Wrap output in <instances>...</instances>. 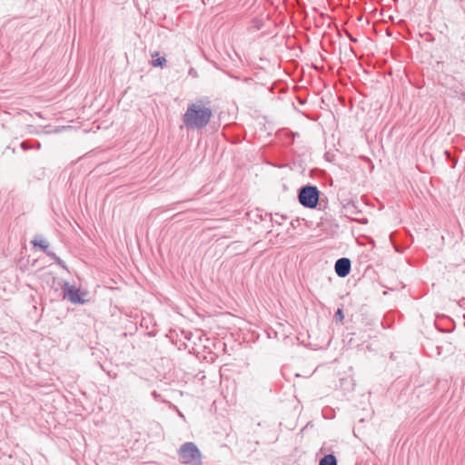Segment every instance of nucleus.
Instances as JSON below:
<instances>
[{"instance_id": "7", "label": "nucleus", "mask_w": 465, "mask_h": 465, "mask_svg": "<svg viewBox=\"0 0 465 465\" xmlns=\"http://www.w3.org/2000/svg\"><path fill=\"white\" fill-rule=\"evenodd\" d=\"M319 465H337V460L333 454H328L320 460Z\"/></svg>"}, {"instance_id": "3", "label": "nucleus", "mask_w": 465, "mask_h": 465, "mask_svg": "<svg viewBox=\"0 0 465 465\" xmlns=\"http://www.w3.org/2000/svg\"><path fill=\"white\" fill-rule=\"evenodd\" d=\"M320 192L316 186L306 185L300 189L298 199L300 203L306 208H315L318 204Z\"/></svg>"}, {"instance_id": "5", "label": "nucleus", "mask_w": 465, "mask_h": 465, "mask_svg": "<svg viewBox=\"0 0 465 465\" xmlns=\"http://www.w3.org/2000/svg\"><path fill=\"white\" fill-rule=\"evenodd\" d=\"M335 272L339 277H346L351 272V261L348 258H340L335 262Z\"/></svg>"}, {"instance_id": "9", "label": "nucleus", "mask_w": 465, "mask_h": 465, "mask_svg": "<svg viewBox=\"0 0 465 465\" xmlns=\"http://www.w3.org/2000/svg\"><path fill=\"white\" fill-rule=\"evenodd\" d=\"M335 317L337 319H339L340 321H342L343 318H344V315H343V312H342V310L341 309H338L336 313H335Z\"/></svg>"}, {"instance_id": "1", "label": "nucleus", "mask_w": 465, "mask_h": 465, "mask_svg": "<svg viewBox=\"0 0 465 465\" xmlns=\"http://www.w3.org/2000/svg\"><path fill=\"white\" fill-rule=\"evenodd\" d=\"M212 117V109L206 106L203 100H197L195 103L188 104L182 120L187 129L200 130L210 123Z\"/></svg>"}, {"instance_id": "8", "label": "nucleus", "mask_w": 465, "mask_h": 465, "mask_svg": "<svg viewBox=\"0 0 465 465\" xmlns=\"http://www.w3.org/2000/svg\"><path fill=\"white\" fill-rule=\"evenodd\" d=\"M166 59L164 57H158L157 59H154L151 62V64L153 67H163L165 65Z\"/></svg>"}, {"instance_id": "6", "label": "nucleus", "mask_w": 465, "mask_h": 465, "mask_svg": "<svg viewBox=\"0 0 465 465\" xmlns=\"http://www.w3.org/2000/svg\"><path fill=\"white\" fill-rule=\"evenodd\" d=\"M32 242L35 246H39L43 251L46 252L48 256L55 257L54 253L46 251L49 247V243L45 240L40 238L39 240H34Z\"/></svg>"}, {"instance_id": "11", "label": "nucleus", "mask_w": 465, "mask_h": 465, "mask_svg": "<svg viewBox=\"0 0 465 465\" xmlns=\"http://www.w3.org/2000/svg\"><path fill=\"white\" fill-rule=\"evenodd\" d=\"M189 74H190L191 75H192V74H194V72H193V69H190Z\"/></svg>"}, {"instance_id": "2", "label": "nucleus", "mask_w": 465, "mask_h": 465, "mask_svg": "<svg viewBox=\"0 0 465 465\" xmlns=\"http://www.w3.org/2000/svg\"><path fill=\"white\" fill-rule=\"evenodd\" d=\"M179 460L183 464L202 465V454L193 442L183 443L179 450Z\"/></svg>"}, {"instance_id": "4", "label": "nucleus", "mask_w": 465, "mask_h": 465, "mask_svg": "<svg viewBox=\"0 0 465 465\" xmlns=\"http://www.w3.org/2000/svg\"><path fill=\"white\" fill-rule=\"evenodd\" d=\"M63 292L64 298L67 299L72 303L83 304L85 302V299L83 296L86 293L81 292L80 290L74 285L65 283Z\"/></svg>"}, {"instance_id": "10", "label": "nucleus", "mask_w": 465, "mask_h": 465, "mask_svg": "<svg viewBox=\"0 0 465 465\" xmlns=\"http://www.w3.org/2000/svg\"><path fill=\"white\" fill-rule=\"evenodd\" d=\"M189 74H190L191 75H192V74H194V72H193V69H190Z\"/></svg>"}]
</instances>
